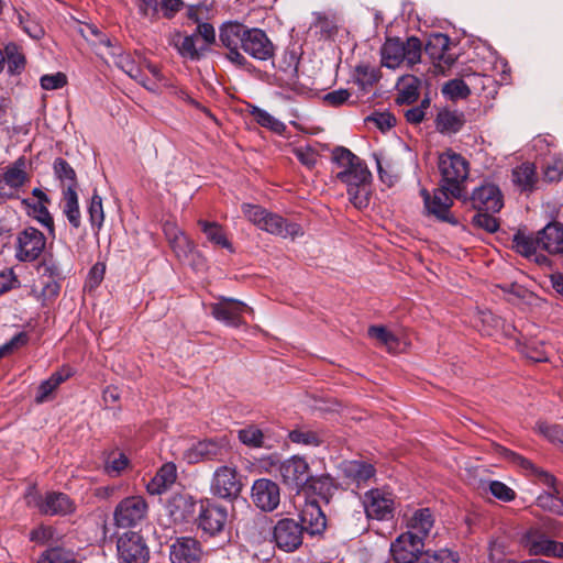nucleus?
<instances>
[{
    "instance_id": "obj_1",
    "label": "nucleus",
    "mask_w": 563,
    "mask_h": 563,
    "mask_svg": "<svg viewBox=\"0 0 563 563\" xmlns=\"http://www.w3.org/2000/svg\"><path fill=\"white\" fill-rule=\"evenodd\" d=\"M219 40L228 51L225 57L239 67L249 65L241 49L257 60L274 56L275 46L267 34L258 27H247L238 21H228L220 26Z\"/></svg>"
},
{
    "instance_id": "obj_2",
    "label": "nucleus",
    "mask_w": 563,
    "mask_h": 563,
    "mask_svg": "<svg viewBox=\"0 0 563 563\" xmlns=\"http://www.w3.org/2000/svg\"><path fill=\"white\" fill-rule=\"evenodd\" d=\"M332 163L339 169L335 178L346 186L350 201L358 209L366 207L372 178L366 164L344 146L333 148Z\"/></svg>"
},
{
    "instance_id": "obj_3",
    "label": "nucleus",
    "mask_w": 563,
    "mask_h": 563,
    "mask_svg": "<svg viewBox=\"0 0 563 563\" xmlns=\"http://www.w3.org/2000/svg\"><path fill=\"white\" fill-rule=\"evenodd\" d=\"M244 217L258 229L283 239H296L303 235L302 228L296 222H289L282 216L252 203L241 206Z\"/></svg>"
},
{
    "instance_id": "obj_4",
    "label": "nucleus",
    "mask_w": 563,
    "mask_h": 563,
    "mask_svg": "<svg viewBox=\"0 0 563 563\" xmlns=\"http://www.w3.org/2000/svg\"><path fill=\"white\" fill-rule=\"evenodd\" d=\"M438 167L441 175L440 185H443V188L451 192L453 197L460 199L470 174L467 159L449 150L440 154Z\"/></svg>"
},
{
    "instance_id": "obj_5",
    "label": "nucleus",
    "mask_w": 563,
    "mask_h": 563,
    "mask_svg": "<svg viewBox=\"0 0 563 563\" xmlns=\"http://www.w3.org/2000/svg\"><path fill=\"white\" fill-rule=\"evenodd\" d=\"M422 43L416 36H410L406 42L398 37L387 38L380 48L382 65L395 69L401 64L408 67L420 63Z\"/></svg>"
},
{
    "instance_id": "obj_6",
    "label": "nucleus",
    "mask_w": 563,
    "mask_h": 563,
    "mask_svg": "<svg viewBox=\"0 0 563 563\" xmlns=\"http://www.w3.org/2000/svg\"><path fill=\"white\" fill-rule=\"evenodd\" d=\"M245 477L234 465L218 466L210 479V493L220 499L233 501L244 489Z\"/></svg>"
},
{
    "instance_id": "obj_7",
    "label": "nucleus",
    "mask_w": 563,
    "mask_h": 563,
    "mask_svg": "<svg viewBox=\"0 0 563 563\" xmlns=\"http://www.w3.org/2000/svg\"><path fill=\"white\" fill-rule=\"evenodd\" d=\"M554 530L553 525L531 527L521 537V544L531 555L563 559V543L554 541L548 536Z\"/></svg>"
},
{
    "instance_id": "obj_8",
    "label": "nucleus",
    "mask_w": 563,
    "mask_h": 563,
    "mask_svg": "<svg viewBox=\"0 0 563 563\" xmlns=\"http://www.w3.org/2000/svg\"><path fill=\"white\" fill-rule=\"evenodd\" d=\"M272 465L276 467L283 484L296 493H300L311 479L310 466L305 456L292 455Z\"/></svg>"
},
{
    "instance_id": "obj_9",
    "label": "nucleus",
    "mask_w": 563,
    "mask_h": 563,
    "mask_svg": "<svg viewBox=\"0 0 563 563\" xmlns=\"http://www.w3.org/2000/svg\"><path fill=\"white\" fill-rule=\"evenodd\" d=\"M26 503L45 516H67L76 510L75 501L60 492H47L45 495L29 494Z\"/></svg>"
},
{
    "instance_id": "obj_10",
    "label": "nucleus",
    "mask_w": 563,
    "mask_h": 563,
    "mask_svg": "<svg viewBox=\"0 0 563 563\" xmlns=\"http://www.w3.org/2000/svg\"><path fill=\"white\" fill-rule=\"evenodd\" d=\"M427 213L433 216L441 222H446L452 225H457V219L452 214L451 208L453 206V197L451 192L443 188V185L439 184L431 196L427 189L420 191Z\"/></svg>"
},
{
    "instance_id": "obj_11",
    "label": "nucleus",
    "mask_w": 563,
    "mask_h": 563,
    "mask_svg": "<svg viewBox=\"0 0 563 563\" xmlns=\"http://www.w3.org/2000/svg\"><path fill=\"white\" fill-rule=\"evenodd\" d=\"M147 510L148 505L142 496L126 497L114 509L115 526L119 528L136 527L146 518Z\"/></svg>"
},
{
    "instance_id": "obj_12",
    "label": "nucleus",
    "mask_w": 563,
    "mask_h": 563,
    "mask_svg": "<svg viewBox=\"0 0 563 563\" xmlns=\"http://www.w3.org/2000/svg\"><path fill=\"white\" fill-rule=\"evenodd\" d=\"M45 245V235L40 230L27 227L16 234L15 258L19 262H34L41 256Z\"/></svg>"
},
{
    "instance_id": "obj_13",
    "label": "nucleus",
    "mask_w": 563,
    "mask_h": 563,
    "mask_svg": "<svg viewBox=\"0 0 563 563\" xmlns=\"http://www.w3.org/2000/svg\"><path fill=\"white\" fill-rule=\"evenodd\" d=\"M212 317L229 327L239 328L245 323L244 313H253V309L246 303L229 297H220L217 302L210 305Z\"/></svg>"
},
{
    "instance_id": "obj_14",
    "label": "nucleus",
    "mask_w": 563,
    "mask_h": 563,
    "mask_svg": "<svg viewBox=\"0 0 563 563\" xmlns=\"http://www.w3.org/2000/svg\"><path fill=\"white\" fill-rule=\"evenodd\" d=\"M118 558L121 563H146L148 548L143 537L136 532H124L117 541Z\"/></svg>"
},
{
    "instance_id": "obj_15",
    "label": "nucleus",
    "mask_w": 563,
    "mask_h": 563,
    "mask_svg": "<svg viewBox=\"0 0 563 563\" xmlns=\"http://www.w3.org/2000/svg\"><path fill=\"white\" fill-rule=\"evenodd\" d=\"M227 521V507L208 499L201 501L197 523L203 533L211 537L219 534L223 531Z\"/></svg>"
},
{
    "instance_id": "obj_16",
    "label": "nucleus",
    "mask_w": 563,
    "mask_h": 563,
    "mask_svg": "<svg viewBox=\"0 0 563 563\" xmlns=\"http://www.w3.org/2000/svg\"><path fill=\"white\" fill-rule=\"evenodd\" d=\"M228 453V442L224 438L207 439L192 444L184 452V460L189 464L202 461H220Z\"/></svg>"
},
{
    "instance_id": "obj_17",
    "label": "nucleus",
    "mask_w": 563,
    "mask_h": 563,
    "mask_svg": "<svg viewBox=\"0 0 563 563\" xmlns=\"http://www.w3.org/2000/svg\"><path fill=\"white\" fill-rule=\"evenodd\" d=\"M470 200L472 207L477 211L498 213L504 207V197L500 188L487 180L474 188Z\"/></svg>"
},
{
    "instance_id": "obj_18",
    "label": "nucleus",
    "mask_w": 563,
    "mask_h": 563,
    "mask_svg": "<svg viewBox=\"0 0 563 563\" xmlns=\"http://www.w3.org/2000/svg\"><path fill=\"white\" fill-rule=\"evenodd\" d=\"M303 528L298 521L291 518H284L277 521L273 531V539L276 545L286 552H292L302 543Z\"/></svg>"
},
{
    "instance_id": "obj_19",
    "label": "nucleus",
    "mask_w": 563,
    "mask_h": 563,
    "mask_svg": "<svg viewBox=\"0 0 563 563\" xmlns=\"http://www.w3.org/2000/svg\"><path fill=\"white\" fill-rule=\"evenodd\" d=\"M424 543L420 536L412 533H401L390 545L393 559L398 563L419 562Z\"/></svg>"
},
{
    "instance_id": "obj_20",
    "label": "nucleus",
    "mask_w": 563,
    "mask_h": 563,
    "mask_svg": "<svg viewBox=\"0 0 563 563\" xmlns=\"http://www.w3.org/2000/svg\"><path fill=\"white\" fill-rule=\"evenodd\" d=\"M363 504L368 518L388 520L393 517L394 499L389 492L371 489L365 494Z\"/></svg>"
},
{
    "instance_id": "obj_21",
    "label": "nucleus",
    "mask_w": 563,
    "mask_h": 563,
    "mask_svg": "<svg viewBox=\"0 0 563 563\" xmlns=\"http://www.w3.org/2000/svg\"><path fill=\"white\" fill-rule=\"evenodd\" d=\"M251 498L263 511L275 510L280 503L279 486L268 478H258L253 483Z\"/></svg>"
},
{
    "instance_id": "obj_22",
    "label": "nucleus",
    "mask_w": 563,
    "mask_h": 563,
    "mask_svg": "<svg viewBox=\"0 0 563 563\" xmlns=\"http://www.w3.org/2000/svg\"><path fill=\"white\" fill-rule=\"evenodd\" d=\"M169 556L172 563H198L201 556L200 544L194 538H178L170 545Z\"/></svg>"
},
{
    "instance_id": "obj_23",
    "label": "nucleus",
    "mask_w": 563,
    "mask_h": 563,
    "mask_svg": "<svg viewBox=\"0 0 563 563\" xmlns=\"http://www.w3.org/2000/svg\"><path fill=\"white\" fill-rule=\"evenodd\" d=\"M537 233L540 250L545 251L550 255L563 254V224L551 221Z\"/></svg>"
},
{
    "instance_id": "obj_24",
    "label": "nucleus",
    "mask_w": 563,
    "mask_h": 563,
    "mask_svg": "<svg viewBox=\"0 0 563 563\" xmlns=\"http://www.w3.org/2000/svg\"><path fill=\"white\" fill-rule=\"evenodd\" d=\"M300 526L311 536L319 534L327 527L325 515L316 500L307 501L300 512Z\"/></svg>"
},
{
    "instance_id": "obj_25",
    "label": "nucleus",
    "mask_w": 563,
    "mask_h": 563,
    "mask_svg": "<svg viewBox=\"0 0 563 563\" xmlns=\"http://www.w3.org/2000/svg\"><path fill=\"white\" fill-rule=\"evenodd\" d=\"M100 43L109 49V54L113 58L115 66L122 69L131 78L139 80L145 86L141 80V70L130 54L125 53L120 46L113 45L111 40L107 36H102L100 38Z\"/></svg>"
},
{
    "instance_id": "obj_26",
    "label": "nucleus",
    "mask_w": 563,
    "mask_h": 563,
    "mask_svg": "<svg viewBox=\"0 0 563 563\" xmlns=\"http://www.w3.org/2000/svg\"><path fill=\"white\" fill-rule=\"evenodd\" d=\"M341 472L343 476L349 479L351 484H355L356 487L366 485L375 475V468L371 463L357 460L343 462L341 464Z\"/></svg>"
},
{
    "instance_id": "obj_27",
    "label": "nucleus",
    "mask_w": 563,
    "mask_h": 563,
    "mask_svg": "<svg viewBox=\"0 0 563 563\" xmlns=\"http://www.w3.org/2000/svg\"><path fill=\"white\" fill-rule=\"evenodd\" d=\"M450 47V38L442 33L432 34L424 46L426 54L434 62L441 65L450 66L454 59L448 54Z\"/></svg>"
},
{
    "instance_id": "obj_28",
    "label": "nucleus",
    "mask_w": 563,
    "mask_h": 563,
    "mask_svg": "<svg viewBox=\"0 0 563 563\" xmlns=\"http://www.w3.org/2000/svg\"><path fill=\"white\" fill-rule=\"evenodd\" d=\"M25 168L26 163L24 157L18 158L12 165L5 168L4 173L0 175V181L7 190H11L15 195V191L24 186L29 180Z\"/></svg>"
},
{
    "instance_id": "obj_29",
    "label": "nucleus",
    "mask_w": 563,
    "mask_h": 563,
    "mask_svg": "<svg viewBox=\"0 0 563 563\" xmlns=\"http://www.w3.org/2000/svg\"><path fill=\"white\" fill-rule=\"evenodd\" d=\"M511 249L526 258L536 256V261L540 262V256L537 255V251L540 250V242L538 233L527 234L522 231H518L512 235ZM541 258L545 260L544 256Z\"/></svg>"
},
{
    "instance_id": "obj_30",
    "label": "nucleus",
    "mask_w": 563,
    "mask_h": 563,
    "mask_svg": "<svg viewBox=\"0 0 563 563\" xmlns=\"http://www.w3.org/2000/svg\"><path fill=\"white\" fill-rule=\"evenodd\" d=\"M176 477V465L172 462L165 463L157 471L156 475L147 483L146 489L151 495H161L175 483Z\"/></svg>"
},
{
    "instance_id": "obj_31",
    "label": "nucleus",
    "mask_w": 563,
    "mask_h": 563,
    "mask_svg": "<svg viewBox=\"0 0 563 563\" xmlns=\"http://www.w3.org/2000/svg\"><path fill=\"white\" fill-rule=\"evenodd\" d=\"M435 128L442 134L457 133L465 123L463 112L456 110L442 109L435 118Z\"/></svg>"
},
{
    "instance_id": "obj_32",
    "label": "nucleus",
    "mask_w": 563,
    "mask_h": 563,
    "mask_svg": "<svg viewBox=\"0 0 563 563\" xmlns=\"http://www.w3.org/2000/svg\"><path fill=\"white\" fill-rule=\"evenodd\" d=\"M290 442L303 446L317 448L324 443L325 434L308 426H297L288 433Z\"/></svg>"
},
{
    "instance_id": "obj_33",
    "label": "nucleus",
    "mask_w": 563,
    "mask_h": 563,
    "mask_svg": "<svg viewBox=\"0 0 563 563\" xmlns=\"http://www.w3.org/2000/svg\"><path fill=\"white\" fill-rule=\"evenodd\" d=\"M433 525L434 519L430 509L421 508L416 510L410 518L408 523L410 530L407 531V533L420 536V540L423 541V539L430 533Z\"/></svg>"
},
{
    "instance_id": "obj_34",
    "label": "nucleus",
    "mask_w": 563,
    "mask_h": 563,
    "mask_svg": "<svg viewBox=\"0 0 563 563\" xmlns=\"http://www.w3.org/2000/svg\"><path fill=\"white\" fill-rule=\"evenodd\" d=\"M63 213L66 216L70 225L78 229L81 224V214L78 203V195L73 186H67L63 191Z\"/></svg>"
},
{
    "instance_id": "obj_35",
    "label": "nucleus",
    "mask_w": 563,
    "mask_h": 563,
    "mask_svg": "<svg viewBox=\"0 0 563 563\" xmlns=\"http://www.w3.org/2000/svg\"><path fill=\"white\" fill-rule=\"evenodd\" d=\"M198 224L201 231L205 233L209 242L214 245L227 249L230 253L234 252L232 243L228 240L224 229L218 222H211L207 220H199Z\"/></svg>"
},
{
    "instance_id": "obj_36",
    "label": "nucleus",
    "mask_w": 563,
    "mask_h": 563,
    "mask_svg": "<svg viewBox=\"0 0 563 563\" xmlns=\"http://www.w3.org/2000/svg\"><path fill=\"white\" fill-rule=\"evenodd\" d=\"M420 85L421 80L416 76H404L399 82V91L396 99L397 103H413L419 97Z\"/></svg>"
},
{
    "instance_id": "obj_37",
    "label": "nucleus",
    "mask_w": 563,
    "mask_h": 563,
    "mask_svg": "<svg viewBox=\"0 0 563 563\" xmlns=\"http://www.w3.org/2000/svg\"><path fill=\"white\" fill-rule=\"evenodd\" d=\"M250 114L258 125L272 131L273 133L284 135L287 130V126L284 122L273 117L266 110L256 106L251 107Z\"/></svg>"
},
{
    "instance_id": "obj_38",
    "label": "nucleus",
    "mask_w": 563,
    "mask_h": 563,
    "mask_svg": "<svg viewBox=\"0 0 563 563\" xmlns=\"http://www.w3.org/2000/svg\"><path fill=\"white\" fill-rule=\"evenodd\" d=\"M22 203L27 208L29 216L46 228L51 235H54V220L46 207L47 203L32 202L30 199H23Z\"/></svg>"
},
{
    "instance_id": "obj_39",
    "label": "nucleus",
    "mask_w": 563,
    "mask_h": 563,
    "mask_svg": "<svg viewBox=\"0 0 563 563\" xmlns=\"http://www.w3.org/2000/svg\"><path fill=\"white\" fill-rule=\"evenodd\" d=\"M19 26L33 40H41L45 31L41 23L25 11L14 10Z\"/></svg>"
},
{
    "instance_id": "obj_40",
    "label": "nucleus",
    "mask_w": 563,
    "mask_h": 563,
    "mask_svg": "<svg viewBox=\"0 0 563 563\" xmlns=\"http://www.w3.org/2000/svg\"><path fill=\"white\" fill-rule=\"evenodd\" d=\"M196 42V34L181 36L180 33H177L173 40V43L177 48L178 53L183 57L189 58L191 60L199 59L200 57V53L199 49L197 48Z\"/></svg>"
},
{
    "instance_id": "obj_41",
    "label": "nucleus",
    "mask_w": 563,
    "mask_h": 563,
    "mask_svg": "<svg viewBox=\"0 0 563 563\" xmlns=\"http://www.w3.org/2000/svg\"><path fill=\"white\" fill-rule=\"evenodd\" d=\"M4 63L7 62L8 70L11 74H20L25 67V57L20 46L15 43H9L4 47Z\"/></svg>"
},
{
    "instance_id": "obj_42",
    "label": "nucleus",
    "mask_w": 563,
    "mask_h": 563,
    "mask_svg": "<svg viewBox=\"0 0 563 563\" xmlns=\"http://www.w3.org/2000/svg\"><path fill=\"white\" fill-rule=\"evenodd\" d=\"M514 183L522 190H532L536 177V168L532 164H522L512 172Z\"/></svg>"
},
{
    "instance_id": "obj_43",
    "label": "nucleus",
    "mask_w": 563,
    "mask_h": 563,
    "mask_svg": "<svg viewBox=\"0 0 563 563\" xmlns=\"http://www.w3.org/2000/svg\"><path fill=\"white\" fill-rule=\"evenodd\" d=\"M89 221L92 230L98 233L104 222V211L102 206V198L97 189L93 190L90 203L88 206Z\"/></svg>"
},
{
    "instance_id": "obj_44",
    "label": "nucleus",
    "mask_w": 563,
    "mask_h": 563,
    "mask_svg": "<svg viewBox=\"0 0 563 563\" xmlns=\"http://www.w3.org/2000/svg\"><path fill=\"white\" fill-rule=\"evenodd\" d=\"M238 439L249 448H262L265 437L257 426L247 424L238 431Z\"/></svg>"
},
{
    "instance_id": "obj_45",
    "label": "nucleus",
    "mask_w": 563,
    "mask_h": 563,
    "mask_svg": "<svg viewBox=\"0 0 563 563\" xmlns=\"http://www.w3.org/2000/svg\"><path fill=\"white\" fill-rule=\"evenodd\" d=\"M307 486L312 489L316 494L327 499L336 489L333 478L329 475L312 476L309 479Z\"/></svg>"
},
{
    "instance_id": "obj_46",
    "label": "nucleus",
    "mask_w": 563,
    "mask_h": 563,
    "mask_svg": "<svg viewBox=\"0 0 563 563\" xmlns=\"http://www.w3.org/2000/svg\"><path fill=\"white\" fill-rule=\"evenodd\" d=\"M169 515L174 521H185L188 515L192 511V503L187 498L179 496L172 499L169 503Z\"/></svg>"
},
{
    "instance_id": "obj_47",
    "label": "nucleus",
    "mask_w": 563,
    "mask_h": 563,
    "mask_svg": "<svg viewBox=\"0 0 563 563\" xmlns=\"http://www.w3.org/2000/svg\"><path fill=\"white\" fill-rule=\"evenodd\" d=\"M356 82L366 90L379 80V70L369 65H358L356 67Z\"/></svg>"
},
{
    "instance_id": "obj_48",
    "label": "nucleus",
    "mask_w": 563,
    "mask_h": 563,
    "mask_svg": "<svg viewBox=\"0 0 563 563\" xmlns=\"http://www.w3.org/2000/svg\"><path fill=\"white\" fill-rule=\"evenodd\" d=\"M368 335L386 346L389 351H394L398 345L397 338L383 325H372L368 328Z\"/></svg>"
},
{
    "instance_id": "obj_49",
    "label": "nucleus",
    "mask_w": 563,
    "mask_h": 563,
    "mask_svg": "<svg viewBox=\"0 0 563 563\" xmlns=\"http://www.w3.org/2000/svg\"><path fill=\"white\" fill-rule=\"evenodd\" d=\"M442 93L451 100H457L466 98L471 93V90L464 80L452 79L444 84Z\"/></svg>"
},
{
    "instance_id": "obj_50",
    "label": "nucleus",
    "mask_w": 563,
    "mask_h": 563,
    "mask_svg": "<svg viewBox=\"0 0 563 563\" xmlns=\"http://www.w3.org/2000/svg\"><path fill=\"white\" fill-rule=\"evenodd\" d=\"M53 169L55 176L60 181H69L67 186H73V188L76 189V173L67 161L62 157L56 158L53 164Z\"/></svg>"
},
{
    "instance_id": "obj_51",
    "label": "nucleus",
    "mask_w": 563,
    "mask_h": 563,
    "mask_svg": "<svg viewBox=\"0 0 563 563\" xmlns=\"http://www.w3.org/2000/svg\"><path fill=\"white\" fill-rule=\"evenodd\" d=\"M456 554L448 549L426 551L421 553L418 563H456Z\"/></svg>"
},
{
    "instance_id": "obj_52",
    "label": "nucleus",
    "mask_w": 563,
    "mask_h": 563,
    "mask_svg": "<svg viewBox=\"0 0 563 563\" xmlns=\"http://www.w3.org/2000/svg\"><path fill=\"white\" fill-rule=\"evenodd\" d=\"M472 224L488 233H495L499 229V221L494 213L487 211H478L472 218Z\"/></svg>"
},
{
    "instance_id": "obj_53",
    "label": "nucleus",
    "mask_w": 563,
    "mask_h": 563,
    "mask_svg": "<svg viewBox=\"0 0 563 563\" xmlns=\"http://www.w3.org/2000/svg\"><path fill=\"white\" fill-rule=\"evenodd\" d=\"M292 153L308 169H312L318 162V152L310 145L297 146Z\"/></svg>"
},
{
    "instance_id": "obj_54",
    "label": "nucleus",
    "mask_w": 563,
    "mask_h": 563,
    "mask_svg": "<svg viewBox=\"0 0 563 563\" xmlns=\"http://www.w3.org/2000/svg\"><path fill=\"white\" fill-rule=\"evenodd\" d=\"M538 505L545 510L563 516V500L552 493H545L538 497Z\"/></svg>"
},
{
    "instance_id": "obj_55",
    "label": "nucleus",
    "mask_w": 563,
    "mask_h": 563,
    "mask_svg": "<svg viewBox=\"0 0 563 563\" xmlns=\"http://www.w3.org/2000/svg\"><path fill=\"white\" fill-rule=\"evenodd\" d=\"M170 245L178 257L187 256L192 249L188 238L179 230H175L173 238H170Z\"/></svg>"
},
{
    "instance_id": "obj_56",
    "label": "nucleus",
    "mask_w": 563,
    "mask_h": 563,
    "mask_svg": "<svg viewBox=\"0 0 563 563\" xmlns=\"http://www.w3.org/2000/svg\"><path fill=\"white\" fill-rule=\"evenodd\" d=\"M40 84L44 90H56L63 88L67 84V77L60 71L46 74L41 77Z\"/></svg>"
},
{
    "instance_id": "obj_57",
    "label": "nucleus",
    "mask_w": 563,
    "mask_h": 563,
    "mask_svg": "<svg viewBox=\"0 0 563 563\" xmlns=\"http://www.w3.org/2000/svg\"><path fill=\"white\" fill-rule=\"evenodd\" d=\"M27 341L29 335L26 332L21 331L16 333L11 340L0 346V358L24 346Z\"/></svg>"
},
{
    "instance_id": "obj_58",
    "label": "nucleus",
    "mask_w": 563,
    "mask_h": 563,
    "mask_svg": "<svg viewBox=\"0 0 563 563\" xmlns=\"http://www.w3.org/2000/svg\"><path fill=\"white\" fill-rule=\"evenodd\" d=\"M489 492L494 497L503 501H511L516 497L515 490L499 481H492L489 483Z\"/></svg>"
},
{
    "instance_id": "obj_59",
    "label": "nucleus",
    "mask_w": 563,
    "mask_h": 563,
    "mask_svg": "<svg viewBox=\"0 0 563 563\" xmlns=\"http://www.w3.org/2000/svg\"><path fill=\"white\" fill-rule=\"evenodd\" d=\"M129 465V460L123 453H119L117 456L109 457L106 463V471L111 476H118Z\"/></svg>"
},
{
    "instance_id": "obj_60",
    "label": "nucleus",
    "mask_w": 563,
    "mask_h": 563,
    "mask_svg": "<svg viewBox=\"0 0 563 563\" xmlns=\"http://www.w3.org/2000/svg\"><path fill=\"white\" fill-rule=\"evenodd\" d=\"M538 430L552 442L563 443V429L556 424L539 423Z\"/></svg>"
},
{
    "instance_id": "obj_61",
    "label": "nucleus",
    "mask_w": 563,
    "mask_h": 563,
    "mask_svg": "<svg viewBox=\"0 0 563 563\" xmlns=\"http://www.w3.org/2000/svg\"><path fill=\"white\" fill-rule=\"evenodd\" d=\"M351 93L347 89L340 88L324 95L323 100L332 107H340L349 101Z\"/></svg>"
},
{
    "instance_id": "obj_62",
    "label": "nucleus",
    "mask_w": 563,
    "mask_h": 563,
    "mask_svg": "<svg viewBox=\"0 0 563 563\" xmlns=\"http://www.w3.org/2000/svg\"><path fill=\"white\" fill-rule=\"evenodd\" d=\"M54 536V529L49 526H40L30 532V540L36 543H45Z\"/></svg>"
},
{
    "instance_id": "obj_63",
    "label": "nucleus",
    "mask_w": 563,
    "mask_h": 563,
    "mask_svg": "<svg viewBox=\"0 0 563 563\" xmlns=\"http://www.w3.org/2000/svg\"><path fill=\"white\" fill-rule=\"evenodd\" d=\"M368 120L375 122L382 131L390 129L396 123L395 117L388 112L374 113Z\"/></svg>"
},
{
    "instance_id": "obj_64",
    "label": "nucleus",
    "mask_w": 563,
    "mask_h": 563,
    "mask_svg": "<svg viewBox=\"0 0 563 563\" xmlns=\"http://www.w3.org/2000/svg\"><path fill=\"white\" fill-rule=\"evenodd\" d=\"M544 177L549 181H558L563 177V161H556L553 164H548L544 169Z\"/></svg>"
}]
</instances>
